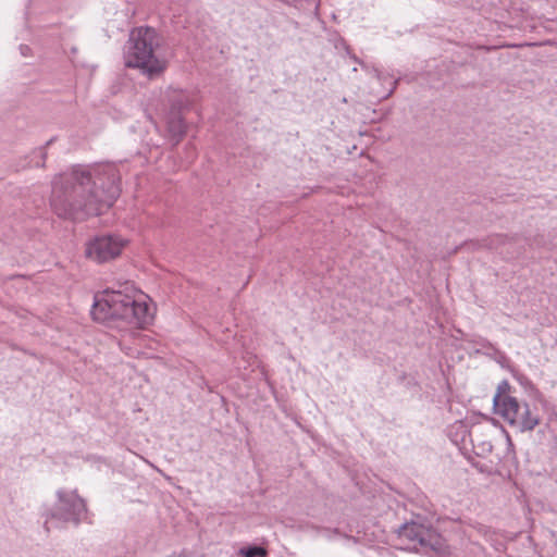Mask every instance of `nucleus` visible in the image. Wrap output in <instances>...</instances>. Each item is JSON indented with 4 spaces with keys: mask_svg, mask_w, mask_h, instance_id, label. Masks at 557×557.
Here are the masks:
<instances>
[{
    "mask_svg": "<svg viewBox=\"0 0 557 557\" xmlns=\"http://www.w3.org/2000/svg\"><path fill=\"white\" fill-rule=\"evenodd\" d=\"M126 240L119 235L98 236L86 245L85 255L97 263L108 262L119 257L126 246Z\"/></svg>",
    "mask_w": 557,
    "mask_h": 557,
    "instance_id": "obj_5",
    "label": "nucleus"
},
{
    "mask_svg": "<svg viewBox=\"0 0 557 557\" xmlns=\"http://www.w3.org/2000/svg\"><path fill=\"white\" fill-rule=\"evenodd\" d=\"M509 389L510 385L507 381L498 384L493 397L494 412L521 432L532 431L540 423L537 414L527 403L519 401L510 395Z\"/></svg>",
    "mask_w": 557,
    "mask_h": 557,
    "instance_id": "obj_4",
    "label": "nucleus"
},
{
    "mask_svg": "<svg viewBox=\"0 0 557 557\" xmlns=\"http://www.w3.org/2000/svg\"><path fill=\"white\" fill-rule=\"evenodd\" d=\"M160 45L157 32L151 27H136L131 30L124 54L127 67L139 69L149 77L161 74L166 62L154 54Z\"/></svg>",
    "mask_w": 557,
    "mask_h": 557,
    "instance_id": "obj_3",
    "label": "nucleus"
},
{
    "mask_svg": "<svg viewBox=\"0 0 557 557\" xmlns=\"http://www.w3.org/2000/svg\"><path fill=\"white\" fill-rule=\"evenodd\" d=\"M507 237L503 235H495L490 238L491 243L488 245L490 248H497L499 245L506 242Z\"/></svg>",
    "mask_w": 557,
    "mask_h": 557,
    "instance_id": "obj_10",
    "label": "nucleus"
},
{
    "mask_svg": "<svg viewBox=\"0 0 557 557\" xmlns=\"http://www.w3.org/2000/svg\"><path fill=\"white\" fill-rule=\"evenodd\" d=\"M121 193L113 164L76 165L54 176L50 203L61 218L83 221L110 208Z\"/></svg>",
    "mask_w": 557,
    "mask_h": 557,
    "instance_id": "obj_1",
    "label": "nucleus"
},
{
    "mask_svg": "<svg viewBox=\"0 0 557 557\" xmlns=\"http://www.w3.org/2000/svg\"><path fill=\"white\" fill-rule=\"evenodd\" d=\"M168 132L175 139V144L182 139L186 132V126L180 114L175 113L168 119Z\"/></svg>",
    "mask_w": 557,
    "mask_h": 557,
    "instance_id": "obj_8",
    "label": "nucleus"
},
{
    "mask_svg": "<svg viewBox=\"0 0 557 557\" xmlns=\"http://www.w3.org/2000/svg\"><path fill=\"white\" fill-rule=\"evenodd\" d=\"M238 554L244 557H267L268 552L263 547L248 546V547H242L238 550Z\"/></svg>",
    "mask_w": 557,
    "mask_h": 557,
    "instance_id": "obj_9",
    "label": "nucleus"
},
{
    "mask_svg": "<svg viewBox=\"0 0 557 557\" xmlns=\"http://www.w3.org/2000/svg\"><path fill=\"white\" fill-rule=\"evenodd\" d=\"M399 539L407 541L409 545L417 547L436 548L441 545L437 532L421 523L411 522L404 524L398 531Z\"/></svg>",
    "mask_w": 557,
    "mask_h": 557,
    "instance_id": "obj_6",
    "label": "nucleus"
},
{
    "mask_svg": "<svg viewBox=\"0 0 557 557\" xmlns=\"http://www.w3.org/2000/svg\"><path fill=\"white\" fill-rule=\"evenodd\" d=\"M58 509L52 517H58L63 521H74L77 523L81 516L86 510L84 500L76 494V492L60 491L58 493Z\"/></svg>",
    "mask_w": 557,
    "mask_h": 557,
    "instance_id": "obj_7",
    "label": "nucleus"
},
{
    "mask_svg": "<svg viewBox=\"0 0 557 557\" xmlns=\"http://www.w3.org/2000/svg\"><path fill=\"white\" fill-rule=\"evenodd\" d=\"M94 320L121 322L131 329H144L153 320L147 296L128 284L123 289H106L95 296Z\"/></svg>",
    "mask_w": 557,
    "mask_h": 557,
    "instance_id": "obj_2",
    "label": "nucleus"
}]
</instances>
